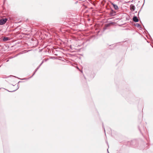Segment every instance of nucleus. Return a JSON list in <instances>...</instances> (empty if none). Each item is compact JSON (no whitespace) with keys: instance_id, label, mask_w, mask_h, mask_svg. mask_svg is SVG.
Segmentation results:
<instances>
[{"instance_id":"0eeeda50","label":"nucleus","mask_w":153,"mask_h":153,"mask_svg":"<svg viewBox=\"0 0 153 153\" xmlns=\"http://www.w3.org/2000/svg\"><path fill=\"white\" fill-rule=\"evenodd\" d=\"M38 68H37L35 70V72L32 75V76H31L30 77V78H28V79H30L34 75V74H35L36 72L37 71V70H38Z\"/></svg>"},{"instance_id":"f8f14e48","label":"nucleus","mask_w":153,"mask_h":153,"mask_svg":"<svg viewBox=\"0 0 153 153\" xmlns=\"http://www.w3.org/2000/svg\"><path fill=\"white\" fill-rule=\"evenodd\" d=\"M20 82H21V81H19V82L18 83Z\"/></svg>"},{"instance_id":"f257e3e1","label":"nucleus","mask_w":153,"mask_h":153,"mask_svg":"<svg viewBox=\"0 0 153 153\" xmlns=\"http://www.w3.org/2000/svg\"><path fill=\"white\" fill-rule=\"evenodd\" d=\"M7 20V18L2 19H0V25H2L5 24Z\"/></svg>"},{"instance_id":"20e7f679","label":"nucleus","mask_w":153,"mask_h":153,"mask_svg":"<svg viewBox=\"0 0 153 153\" xmlns=\"http://www.w3.org/2000/svg\"><path fill=\"white\" fill-rule=\"evenodd\" d=\"M112 4L113 5L114 8L115 10H117L118 9V7L117 6V5H116L113 3H112Z\"/></svg>"},{"instance_id":"dca6fc26","label":"nucleus","mask_w":153,"mask_h":153,"mask_svg":"<svg viewBox=\"0 0 153 153\" xmlns=\"http://www.w3.org/2000/svg\"><path fill=\"white\" fill-rule=\"evenodd\" d=\"M75 67H77V66H75Z\"/></svg>"},{"instance_id":"2eb2a0df","label":"nucleus","mask_w":153,"mask_h":153,"mask_svg":"<svg viewBox=\"0 0 153 153\" xmlns=\"http://www.w3.org/2000/svg\"><path fill=\"white\" fill-rule=\"evenodd\" d=\"M104 131H105V130H104Z\"/></svg>"},{"instance_id":"39448f33","label":"nucleus","mask_w":153,"mask_h":153,"mask_svg":"<svg viewBox=\"0 0 153 153\" xmlns=\"http://www.w3.org/2000/svg\"><path fill=\"white\" fill-rule=\"evenodd\" d=\"M9 40V38L7 37H4L3 38V40L4 41H7Z\"/></svg>"},{"instance_id":"6e6552de","label":"nucleus","mask_w":153,"mask_h":153,"mask_svg":"<svg viewBox=\"0 0 153 153\" xmlns=\"http://www.w3.org/2000/svg\"><path fill=\"white\" fill-rule=\"evenodd\" d=\"M77 68V70H79L82 73V70H81V69H79V68L77 67V68Z\"/></svg>"},{"instance_id":"4468645a","label":"nucleus","mask_w":153,"mask_h":153,"mask_svg":"<svg viewBox=\"0 0 153 153\" xmlns=\"http://www.w3.org/2000/svg\"><path fill=\"white\" fill-rule=\"evenodd\" d=\"M14 77H16L15 76H13Z\"/></svg>"},{"instance_id":"423d86ee","label":"nucleus","mask_w":153,"mask_h":153,"mask_svg":"<svg viewBox=\"0 0 153 153\" xmlns=\"http://www.w3.org/2000/svg\"><path fill=\"white\" fill-rule=\"evenodd\" d=\"M19 88V86L18 85H17V86L15 90H13V91H9L10 92H12L14 91H16V90H17Z\"/></svg>"},{"instance_id":"f3484780","label":"nucleus","mask_w":153,"mask_h":153,"mask_svg":"<svg viewBox=\"0 0 153 153\" xmlns=\"http://www.w3.org/2000/svg\"><path fill=\"white\" fill-rule=\"evenodd\" d=\"M1 67V66L0 65V67Z\"/></svg>"},{"instance_id":"ddd939ff","label":"nucleus","mask_w":153,"mask_h":153,"mask_svg":"<svg viewBox=\"0 0 153 153\" xmlns=\"http://www.w3.org/2000/svg\"><path fill=\"white\" fill-rule=\"evenodd\" d=\"M68 62H69V61H68V62H67V63H69Z\"/></svg>"},{"instance_id":"f03ea898","label":"nucleus","mask_w":153,"mask_h":153,"mask_svg":"<svg viewBox=\"0 0 153 153\" xmlns=\"http://www.w3.org/2000/svg\"><path fill=\"white\" fill-rule=\"evenodd\" d=\"M135 8V6L133 4H131L130 6V9L131 11H134Z\"/></svg>"},{"instance_id":"9d476101","label":"nucleus","mask_w":153,"mask_h":153,"mask_svg":"<svg viewBox=\"0 0 153 153\" xmlns=\"http://www.w3.org/2000/svg\"><path fill=\"white\" fill-rule=\"evenodd\" d=\"M139 26V24H137V26L138 27Z\"/></svg>"},{"instance_id":"9b49d317","label":"nucleus","mask_w":153,"mask_h":153,"mask_svg":"<svg viewBox=\"0 0 153 153\" xmlns=\"http://www.w3.org/2000/svg\"><path fill=\"white\" fill-rule=\"evenodd\" d=\"M107 151H108V153H109V152H108V149H107Z\"/></svg>"},{"instance_id":"1a4fd4ad","label":"nucleus","mask_w":153,"mask_h":153,"mask_svg":"<svg viewBox=\"0 0 153 153\" xmlns=\"http://www.w3.org/2000/svg\"><path fill=\"white\" fill-rule=\"evenodd\" d=\"M19 79H20L19 78ZM22 79V80H24V79H26L25 78H24V79Z\"/></svg>"},{"instance_id":"7ed1b4c3","label":"nucleus","mask_w":153,"mask_h":153,"mask_svg":"<svg viewBox=\"0 0 153 153\" xmlns=\"http://www.w3.org/2000/svg\"><path fill=\"white\" fill-rule=\"evenodd\" d=\"M133 20L136 22H138V19L137 18L136 16H134L133 18Z\"/></svg>"}]
</instances>
